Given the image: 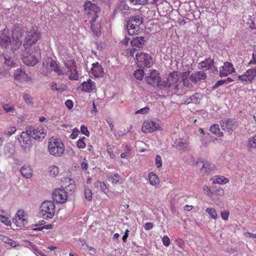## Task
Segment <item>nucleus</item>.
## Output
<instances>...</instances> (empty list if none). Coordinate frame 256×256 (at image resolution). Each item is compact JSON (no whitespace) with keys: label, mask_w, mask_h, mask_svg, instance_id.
Here are the masks:
<instances>
[{"label":"nucleus","mask_w":256,"mask_h":256,"mask_svg":"<svg viewBox=\"0 0 256 256\" xmlns=\"http://www.w3.org/2000/svg\"><path fill=\"white\" fill-rule=\"evenodd\" d=\"M48 150L50 154L60 157L64 154L65 147L60 139L52 137L48 140Z\"/></svg>","instance_id":"1"},{"label":"nucleus","mask_w":256,"mask_h":256,"mask_svg":"<svg viewBox=\"0 0 256 256\" xmlns=\"http://www.w3.org/2000/svg\"><path fill=\"white\" fill-rule=\"evenodd\" d=\"M40 58V54L38 50L33 48L24 49L22 54L23 62L28 66H34Z\"/></svg>","instance_id":"2"},{"label":"nucleus","mask_w":256,"mask_h":256,"mask_svg":"<svg viewBox=\"0 0 256 256\" xmlns=\"http://www.w3.org/2000/svg\"><path fill=\"white\" fill-rule=\"evenodd\" d=\"M40 32L35 28H32L28 31L24 39V49L28 50L29 48H32V46L35 44L40 40Z\"/></svg>","instance_id":"3"},{"label":"nucleus","mask_w":256,"mask_h":256,"mask_svg":"<svg viewBox=\"0 0 256 256\" xmlns=\"http://www.w3.org/2000/svg\"><path fill=\"white\" fill-rule=\"evenodd\" d=\"M55 206L50 200L43 202L40 206V213L45 219L52 218L54 214Z\"/></svg>","instance_id":"4"},{"label":"nucleus","mask_w":256,"mask_h":256,"mask_svg":"<svg viewBox=\"0 0 256 256\" xmlns=\"http://www.w3.org/2000/svg\"><path fill=\"white\" fill-rule=\"evenodd\" d=\"M142 22V18L140 16H134L130 20L126 25L128 34L133 35L138 32Z\"/></svg>","instance_id":"5"},{"label":"nucleus","mask_w":256,"mask_h":256,"mask_svg":"<svg viewBox=\"0 0 256 256\" xmlns=\"http://www.w3.org/2000/svg\"><path fill=\"white\" fill-rule=\"evenodd\" d=\"M84 6V14L88 20L92 18H96L98 16V13L100 10L96 4H92L90 1H86Z\"/></svg>","instance_id":"6"},{"label":"nucleus","mask_w":256,"mask_h":256,"mask_svg":"<svg viewBox=\"0 0 256 256\" xmlns=\"http://www.w3.org/2000/svg\"><path fill=\"white\" fill-rule=\"evenodd\" d=\"M136 62L139 68H150L152 65V58L146 53H138L136 55Z\"/></svg>","instance_id":"7"},{"label":"nucleus","mask_w":256,"mask_h":256,"mask_svg":"<svg viewBox=\"0 0 256 256\" xmlns=\"http://www.w3.org/2000/svg\"><path fill=\"white\" fill-rule=\"evenodd\" d=\"M64 66L68 70L67 72L64 71V74L68 75L69 78L71 80H78L79 77L77 71L76 64L73 60H68V62H65Z\"/></svg>","instance_id":"8"},{"label":"nucleus","mask_w":256,"mask_h":256,"mask_svg":"<svg viewBox=\"0 0 256 256\" xmlns=\"http://www.w3.org/2000/svg\"><path fill=\"white\" fill-rule=\"evenodd\" d=\"M24 30L22 26L20 24L14 25L12 30V36L14 39L18 40L16 42V46H12L11 48L12 50H16L21 44V42L19 41L23 36Z\"/></svg>","instance_id":"9"},{"label":"nucleus","mask_w":256,"mask_h":256,"mask_svg":"<svg viewBox=\"0 0 256 256\" xmlns=\"http://www.w3.org/2000/svg\"><path fill=\"white\" fill-rule=\"evenodd\" d=\"M158 130H161L162 128L158 122L148 120L142 124V131L144 133L152 132Z\"/></svg>","instance_id":"10"},{"label":"nucleus","mask_w":256,"mask_h":256,"mask_svg":"<svg viewBox=\"0 0 256 256\" xmlns=\"http://www.w3.org/2000/svg\"><path fill=\"white\" fill-rule=\"evenodd\" d=\"M12 44L10 31L8 28H4L0 35V45L2 48H9Z\"/></svg>","instance_id":"11"},{"label":"nucleus","mask_w":256,"mask_h":256,"mask_svg":"<svg viewBox=\"0 0 256 256\" xmlns=\"http://www.w3.org/2000/svg\"><path fill=\"white\" fill-rule=\"evenodd\" d=\"M30 134L27 132H23L18 136V140L24 150H29L31 146Z\"/></svg>","instance_id":"12"},{"label":"nucleus","mask_w":256,"mask_h":256,"mask_svg":"<svg viewBox=\"0 0 256 256\" xmlns=\"http://www.w3.org/2000/svg\"><path fill=\"white\" fill-rule=\"evenodd\" d=\"M146 42L145 38L142 36L140 37H136L134 39H133L131 41V44L132 46V48L130 49H128L126 50L127 54H130V56H133L135 52V48H140L143 46L144 44Z\"/></svg>","instance_id":"13"},{"label":"nucleus","mask_w":256,"mask_h":256,"mask_svg":"<svg viewBox=\"0 0 256 256\" xmlns=\"http://www.w3.org/2000/svg\"><path fill=\"white\" fill-rule=\"evenodd\" d=\"M214 60L210 58H206L205 60L198 64L199 68L204 71L208 70L210 72L217 70L216 67L214 65Z\"/></svg>","instance_id":"14"},{"label":"nucleus","mask_w":256,"mask_h":256,"mask_svg":"<svg viewBox=\"0 0 256 256\" xmlns=\"http://www.w3.org/2000/svg\"><path fill=\"white\" fill-rule=\"evenodd\" d=\"M256 77V68H250L242 75L238 76V79L242 82L252 83Z\"/></svg>","instance_id":"15"},{"label":"nucleus","mask_w":256,"mask_h":256,"mask_svg":"<svg viewBox=\"0 0 256 256\" xmlns=\"http://www.w3.org/2000/svg\"><path fill=\"white\" fill-rule=\"evenodd\" d=\"M146 82L150 85L159 86L160 85L161 78L158 71L152 70L150 72V75L146 76Z\"/></svg>","instance_id":"16"},{"label":"nucleus","mask_w":256,"mask_h":256,"mask_svg":"<svg viewBox=\"0 0 256 256\" xmlns=\"http://www.w3.org/2000/svg\"><path fill=\"white\" fill-rule=\"evenodd\" d=\"M180 80V76L178 72H172L169 74L166 80L162 82V85L165 88H170L176 85Z\"/></svg>","instance_id":"17"},{"label":"nucleus","mask_w":256,"mask_h":256,"mask_svg":"<svg viewBox=\"0 0 256 256\" xmlns=\"http://www.w3.org/2000/svg\"><path fill=\"white\" fill-rule=\"evenodd\" d=\"M52 198L56 203H64L67 200V193L64 189H56L53 192Z\"/></svg>","instance_id":"18"},{"label":"nucleus","mask_w":256,"mask_h":256,"mask_svg":"<svg viewBox=\"0 0 256 256\" xmlns=\"http://www.w3.org/2000/svg\"><path fill=\"white\" fill-rule=\"evenodd\" d=\"M26 218L27 216L24 211L19 210L13 218V222L17 226L20 227L26 224Z\"/></svg>","instance_id":"19"},{"label":"nucleus","mask_w":256,"mask_h":256,"mask_svg":"<svg viewBox=\"0 0 256 256\" xmlns=\"http://www.w3.org/2000/svg\"><path fill=\"white\" fill-rule=\"evenodd\" d=\"M220 76L225 77L234 72V68L232 63L224 62L222 66L220 68Z\"/></svg>","instance_id":"20"},{"label":"nucleus","mask_w":256,"mask_h":256,"mask_svg":"<svg viewBox=\"0 0 256 256\" xmlns=\"http://www.w3.org/2000/svg\"><path fill=\"white\" fill-rule=\"evenodd\" d=\"M30 132L32 138L38 141L42 140L46 135V132L42 127L33 128Z\"/></svg>","instance_id":"21"},{"label":"nucleus","mask_w":256,"mask_h":256,"mask_svg":"<svg viewBox=\"0 0 256 256\" xmlns=\"http://www.w3.org/2000/svg\"><path fill=\"white\" fill-rule=\"evenodd\" d=\"M91 23V30L93 33L98 36L100 34L101 30V20L100 18L96 17V18H92L89 20Z\"/></svg>","instance_id":"22"},{"label":"nucleus","mask_w":256,"mask_h":256,"mask_svg":"<svg viewBox=\"0 0 256 256\" xmlns=\"http://www.w3.org/2000/svg\"><path fill=\"white\" fill-rule=\"evenodd\" d=\"M96 88V83L90 78L87 82H82L80 86L82 91L86 92H92Z\"/></svg>","instance_id":"23"},{"label":"nucleus","mask_w":256,"mask_h":256,"mask_svg":"<svg viewBox=\"0 0 256 256\" xmlns=\"http://www.w3.org/2000/svg\"><path fill=\"white\" fill-rule=\"evenodd\" d=\"M220 124L223 130H229L236 127V122L234 120L230 118L221 120Z\"/></svg>","instance_id":"24"},{"label":"nucleus","mask_w":256,"mask_h":256,"mask_svg":"<svg viewBox=\"0 0 256 256\" xmlns=\"http://www.w3.org/2000/svg\"><path fill=\"white\" fill-rule=\"evenodd\" d=\"M206 78V74L203 71H198L192 74L190 76V80L194 83H197L198 82L204 80Z\"/></svg>","instance_id":"25"},{"label":"nucleus","mask_w":256,"mask_h":256,"mask_svg":"<svg viewBox=\"0 0 256 256\" xmlns=\"http://www.w3.org/2000/svg\"><path fill=\"white\" fill-rule=\"evenodd\" d=\"M198 164H202L200 171L203 173H209L214 168V166L212 164L206 161L202 160L198 162Z\"/></svg>","instance_id":"26"},{"label":"nucleus","mask_w":256,"mask_h":256,"mask_svg":"<svg viewBox=\"0 0 256 256\" xmlns=\"http://www.w3.org/2000/svg\"><path fill=\"white\" fill-rule=\"evenodd\" d=\"M91 68L92 74L96 78H99L102 76L104 70L103 68L98 62L94 63L92 64Z\"/></svg>","instance_id":"27"},{"label":"nucleus","mask_w":256,"mask_h":256,"mask_svg":"<svg viewBox=\"0 0 256 256\" xmlns=\"http://www.w3.org/2000/svg\"><path fill=\"white\" fill-rule=\"evenodd\" d=\"M50 66L58 76L64 75L65 74L64 71L60 66L59 63L54 60H52L50 62Z\"/></svg>","instance_id":"28"},{"label":"nucleus","mask_w":256,"mask_h":256,"mask_svg":"<svg viewBox=\"0 0 256 256\" xmlns=\"http://www.w3.org/2000/svg\"><path fill=\"white\" fill-rule=\"evenodd\" d=\"M32 169L29 166L24 165L20 170L22 176L26 178H30L32 176Z\"/></svg>","instance_id":"29"},{"label":"nucleus","mask_w":256,"mask_h":256,"mask_svg":"<svg viewBox=\"0 0 256 256\" xmlns=\"http://www.w3.org/2000/svg\"><path fill=\"white\" fill-rule=\"evenodd\" d=\"M212 180L213 181V183L219 184H224L228 182V178L224 176H213Z\"/></svg>","instance_id":"30"},{"label":"nucleus","mask_w":256,"mask_h":256,"mask_svg":"<svg viewBox=\"0 0 256 256\" xmlns=\"http://www.w3.org/2000/svg\"><path fill=\"white\" fill-rule=\"evenodd\" d=\"M210 131L218 136L222 137L224 136V134L220 130L219 125L218 124L212 125L210 128Z\"/></svg>","instance_id":"31"},{"label":"nucleus","mask_w":256,"mask_h":256,"mask_svg":"<svg viewBox=\"0 0 256 256\" xmlns=\"http://www.w3.org/2000/svg\"><path fill=\"white\" fill-rule=\"evenodd\" d=\"M149 182L151 185L156 186L160 184V180L158 177L154 173L150 172L149 174Z\"/></svg>","instance_id":"32"},{"label":"nucleus","mask_w":256,"mask_h":256,"mask_svg":"<svg viewBox=\"0 0 256 256\" xmlns=\"http://www.w3.org/2000/svg\"><path fill=\"white\" fill-rule=\"evenodd\" d=\"M14 76L15 80H20L27 79L28 76L24 72L20 69L15 72Z\"/></svg>","instance_id":"33"},{"label":"nucleus","mask_w":256,"mask_h":256,"mask_svg":"<svg viewBox=\"0 0 256 256\" xmlns=\"http://www.w3.org/2000/svg\"><path fill=\"white\" fill-rule=\"evenodd\" d=\"M94 186L96 188H100L106 194H107L108 190V186L104 182L98 180L94 182Z\"/></svg>","instance_id":"34"},{"label":"nucleus","mask_w":256,"mask_h":256,"mask_svg":"<svg viewBox=\"0 0 256 256\" xmlns=\"http://www.w3.org/2000/svg\"><path fill=\"white\" fill-rule=\"evenodd\" d=\"M189 144L190 142H188V140L182 138L179 140L176 144L182 150H188Z\"/></svg>","instance_id":"35"},{"label":"nucleus","mask_w":256,"mask_h":256,"mask_svg":"<svg viewBox=\"0 0 256 256\" xmlns=\"http://www.w3.org/2000/svg\"><path fill=\"white\" fill-rule=\"evenodd\" d=\"M248 146L250 149H256V135L249 138Z\"/></svg>","instance_id":"36"},{"label":"nucleus","mask_w":256,"mask_h":256,"mask_svg":"<svg viewBox=\"0 0 256 256\" xmlns=\"http://www.w3.org/2000/svg\"><path fill=\"white\" fill-rule=\"evenodd\" d=\"M206 212L208 214L211 218L216 220L218 218V214L216 210L213 208H208Z\"/></svg>","instance_id":"37"},{"label":"nucleus","mask_w":256,"mask_h":256,"mask_svg":"<svg viewBox=\"0 0 256 256\" xmlns=\"http://www.w3.org/2000/svg\"><path fill=\"white\" fill-rule=\"evenodd\" d=\"M106 178L107 180L108 181H111L112 183L113 184L118 183L120 178V176L118 174H115L114 176H108Z\"/></svg>","instance_id":"38"},{"label":"nucleus","mask_w":256,"mask_h":256,"mask_svg":"<svg viewBox=\"0 0 256 256\" xmlns=\"http://www.w3.org/2000/svg\"><path fill=\"white\" fill-rule=\"evenodd\" d=\"M59 172V168L56 166H50L48 168V173L50 176H55Z\"/></svg>","instance_id":"39"},{"label":"nucleus","mask_w":256,"mask_h":256,"mask_svg":"<svg viewBox=\"0 0 256 256\" xmlns=\"http://www.w3.org/2000/svg\"><path fill=\"white\" fill-rule=\"evenodd\" d=\"M144 76V72L142 69L140 68L134 72V76L137 80H142Z\"/></svg>","instance_id":"40"},{"label":"nucleus","mask_w":256,"mask_h":256,"mask_svg":"<svg viewBox=\"0 0 256 256\" xmlns=\"http://www.w3.org/2000/svg\"><path fill=\"white\" fill-rule=\"evenodd\" d=\"M86 138L83 136L80 138L76 142V146L78 148H84L86 146V144L84 142Z\"/></svg>","instance_id":"41"},{"label":"nucleus","mask_w":256,"mask_h":256,"mask_svg":"<svg viewBox=\"0 0 256 256\" xmlns=\"http://www.w3.org/2000/svg\"><path fill=\"white\" fill-rule=\"evenodd\" d=\"M84 197L88 201H91L92 200V192L91 190L88 187L85 188L84 190Z\"/></svg>","instance_id":"42"},{"label":"nucleus","mask_w":256,"mask_h":256,"mask_svg":"<svg viewBox=\"0 0 256 256\" xmlns=\"http://www.w3.org/2000/svg\"><path fill=\"white\" fill-rule=\"evenodd\" d=\"M0 221L8 226H10L11 224V221L9 220V218L8 217L0 214Z\"/></svg>","instance_id":"43"},{"label":"nucleus","mask_w":256,"mask_h":256,"mask_svg":"<svg viewBox=\"0 0 256 256\" xmlns=\"http://www.w3.org/2000/svg\"><path fill=\"white\" fill-rule=\"evenodd\" d=\"M2 108L6 112H14L15 111L14 106H11L8 104H4Z\"/></svg>","instance_id":"44"},{"label":"nucleus","mask_w":256,"mask_h":256,"mask_svg":"<svg viewBox=\"0 0 256 256\" xmlns=\"http://www.w3.org/2000/svg\"><path fill=\"white\" fill-rule=\"evenodd\" d=\"M106 150H107V152L108 153V154L110 156V158H116V156L113 152V150H112V148L111 147V146H110V144H106Z\"/></svg>","instance_id":"45"},{"label":"nucleus","mask_w":256,"mask_h":256,"mask_svg":"<svg viewBox=\"0 0 256 256\" xmlns=\"http://www.w3.org/2000/svg\"><path fill=\"white\" fill-rule=\"evenodd\" d=\"M155 164L158 168H160L162 166V160L161 156L160 155H157L155 158Z\"/></svg>","instance_id":"46"},{"label":"nucleus","mask_w":256,"mask_h":256,"mask_svg":"<svg viewBox=\"0 0 256 256\" xmlns=\"http://www.w3.org/2000/svg\"><path fill=\"white\" fill-rule=\"evenodd\" d=\"M16 129L15 126H10L8 130L4 132V134L11 136L16 132Z\"/></svg>","instance_id":"47"},{"label":"nucleus","mask_w":256,"mask_h":256,"mask_svg":"<svg viewBox=\"0 0 256 256\" xmlns=\"http://www.w3.org/2000/svg\"><path fill=\"white\" fill-rule=\"evenodd\" d=\"M204 190V194L207 196L212 197L213 195V192L211 190L210 188L207 186H204L203 188Z\"/></svg>","instance_id":"48"},{"label":"nucleus","mask_w":256,"mask_h":256,"mask_svg":"<svg viewBox=\"0 0 256 256\" xmlns=\"http://www.w3.org/2000/svg\"><path fill=\"white\" fill-rule=\"evenodd\" d=\"M134 4L144 5L148 3V0H130Z\"/></svg>","instance_id":"49"},{"label":"nucleus","mask_w":256,"mask_h":256,"mask_svg":"<svg viewBox=\"0 0 256 256\" xmlns=\"http://www.w3.org/2000/svg\"><path fill=\"white\" fill-rule=\"evenodd\" d=\"M80 130H81V132L82 134L86 135L87 136H90V132L88 130L87 127L86 126H85L84 125H82L81 126Z\"/></svg>","instance_id":"50"},{"label":"nucleus","mask_w":256,"mask_h":256,"mask_svg":"<svg viewBox=\"0 0 256 256\" xmlns=\"http://www.w3.org/2000/svg\"><path fill=\"white\" fill-rule=\"evenodd\" d=\"M162 242L164 245L166 246H168L170 244V238L168 236H164L162 238Z\"/></svg>","instance_id":"51"},{"label":"nucleus","mask_w":256,"mask_h":256,"mask_svg":"<svg viewBox=\"0 0 256 256\" xmlns=\"http://www.w3.org/2000/svg\"><path fill=\"white\" fill-rule=\"evenodd\" d=\"M24 102L27 104H32V99L31 96L28 94H25L23 96Z\"/></svg>","instance_id":"52"},{"label":"nucleus","mask_w":256,"mask_h":256,"mask_svg":"<svg viewBox=\"0 0 256 256\" xmlns=\"http://www.w3.org/2000/svg\"><path fill=\"white\" fill-rule=\"evenodd\" d=\"M221 217L222 220H226L228 218L230 212L228 210H224L221 212Z\"/></svg>","instance_id":"53"},{"label":"nucleus","mask_w":256,"mask_h":256,"mask_svg":"<svg viewBox=\"0 0 256 256\" xmlns=\"http://www.w3.org/2000/svg\"><path fill=\"white\" fill-rule=\"evenodd\" d=\"M79 134V130L77 128H74L72 130V134L70 135V138L74 140L75 139Z\"/></svg>","instance_id":"54"},{"label":"nucleus","mask_w":256,"mask_h":256,"mask_svg":"<svg viewBox=\"0 0 256 256\" xmlns=\"http://www.w3.org/2000/svg\"><path fill=\"white\" fill-rule=\"evenodd\" d=\"M149 108L148 107H144V108H140L139 110H137L136 112V114H144L148 112L149 110Z\"/></svg>","instance_id":"55"},{"label":"nucleus","mask_w":256,"mask_h":256,"mask_svg":"<svg viewBox=\"0 0 256 256\" xmlns=\"http://www.w3.org/2000/svg\"><path fill=\"white\" fill-rule=\"evenodd\" d=\"M5 64L10 67H13L14 66V64L10 58H5Z\"/></svg>","instance_id":"56"},{"label":"nucleus","mask_w":256,"mask_h":256,"mask_svg":"<svg viewBox=\"0 0 256 256\" xmlns=\"http://www.w3.org/2000/svg\"><path fill=\"white\" fill-rule=\"evenodd\" d=\"M0 239L4 242L6 243V244H8L10 238L8 236H4V235L0 234Z\"/></svg>","instance_id":"57"},{"label":"nucleus","mask_w":256,"mask_h":256,"mask_svg":"<svg viewBox=\"0 0 256 256\" xmlns=\"http://www.w3.org/2000/svg\"><path fill=\"white\" fill-rule=\"evenodd\" d=\"M65 104L68 109H71L73 107V102L72 100H68L66 101Z\"/></svg>","instance_id":"58"},{"label":"nucleus","mask_w":256,"mask_h":256,"mask_svg":"<svg viewBox=\"0 0 256 256\" xmlns=\"http://www.w3.org/2000/svg\"><path fill=\"white\" fill-rule=\"evenodd\" d=\"M8 244L13 248H15L19 246L18 243L12 239H10Z\"/></svg>","instance_id":"59"},{"label":"nucleus","mask_w":256,"mask_h":256,"mask_svg":"<svg viewBox=\"0 0 256 256\" xmlns=\"http://www.w3.org/2000/svg\"><path fill=\"white\" fill-rule=\"evenodd\" d=\"M226 82V80H218L214 85V88H218V86H222V85L224 84L225 82Z\"/></svg>","instance_id":"60"},{"label":"nucleus","mask_w":256,"mask_h":256,"mask_svg":"<svg viewBox=\"0 0 256 256\" xmlns=\"http://www.w3.org/2000/svg\"><path fill=\"white\" fill-rule=\"evenodd\" d=\"M256 64V51L252 54V60L249 62V64Z\"/></svg>","instance_id":"61"},{"label":"nucleus","mask_w":256,"mask_h":256,"mask_svg":"<svg viewBox=\"0 0 256 256\" xmlns=\"http://www.w3.org/2000/svg\"><path fill=\"white\" fill-rule=\"evenodd\" d=\"M182 82L184 86H187L188 88H190L192 86V84L188 82V78H183Z\"/></svg>","instance_id":"62"},{"label":"nucleus","mask_w":256,"mask_h":256,"mask_svg":"<svg viewBox=\"0 0 256 256\" xmlns=\"http://www.w3.org/2000/svg\"><path fill=\"white\" fill-rule=\"evenodd\" d=\"M144 229L146 230H150L153 227L152 224L151 222H146L144 225Z\"/></svg>","instance_id":"63"},{"label":"nucleus","mask_w":256,"mask_h":256,"mask_svg":"<svg viewBox=\"0 0 256 256\" xmlns=\"http://www.w3.org/2000/svg\"><path fill=\"white\" fill-rule=\"evenodd\" d=\"M190 72L189 70L186 71L182 73L181 76L183 78H187V77L190 75Z\"/></svg>","instance_id":"64"}]
</instances>
